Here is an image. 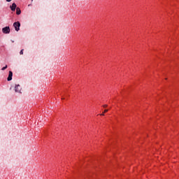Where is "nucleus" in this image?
Segmentation results:
<instances>
[{
    "instance_id": "nucleus-9",
    "label": "nucleus",
    "mask_w": 179,
    "mask_h": 179,
    "mask_svg": "<svg viewBox=\"0 0 179 179\" xmlns=\"http://www.w3.org/2000/svg\"><path fill=\"white\" fill-rule=\"evenodd\" d=\"M12 0H6V2H10Z\"/></svg>"
},
{
    "instance_id": "nucleus-10",
    "label": "nucleus",
    "mask_w": 179,
    "mask_h": 179,
    "mask_svg": "<svg viewBox=\"0 0 179 179\" xmlns=\"http://www.w3.org/2000/svg\"><path fill=\"white\" fill-rule=\"evenodd\" d=\"M107 111H108V110L106 109V110H104V113H107Z\"/></svg>"
},
{
    "instance_id": "nucleus-11",
    "label": "nucleus",
    "mask_w": 179,
    "mask_h": 179,
    "mask_svg": "<svg viewBox=\"0 0 179 179\" xmlns=\"http://www.w3.org/2000/svg\"><path fill=\"white\" fill-rule=\"evenodd\" d=\"M106 107H107V105H104L103 106V108H106Z\"/></svg>"
},
{
    "instance_id": "nucleus-7",
    "label": "nucleus",
    "mask_w": 179,
    "mask_h": 179,
    "mask_svg": "<svg viewBox=\"0 0 179 179\" xmlns=\"http://www.w3.org/2000/svg\"><path fill=\"white\" fill-rule=\"evenodd\" d=\"M6 68H8V66H6L3 67V68L1 69V70H2V71H5V69H6Z\"/></svg>"
},
{
    "instance_id": "nucleus-1",
    "label": "nucleus",
    "mask_w": 179,
    "mask_h": 179,
    "mask_svg": "<svg viewBox=\"0 0 179 179\" xmlns=\"http://www.w3.org/2000/svg\"><path fill=\"white\" fill-rule=\"evenodd\" d=\"M14 90L15 93H20V94H22V86H20V85L15 84L14 87Z\"/></svg>"
},
{
    "instance_id": "nucleus-12",
    "label": "nucleus",
    "mask_w": 179,
    "mask_h": 179,
    "mask_svg": "<svg viewBox=\"0 0 179 179\" xmlns=\"http://www.w3.org/2000/svg\"><path fill=\"white\" fill-rule=\"evenodd\" d=\"M101 115H104V113H102Z\"/></svg>"
},
{
    "instance_id": "nucleus-3",
    "label": "nucleus",
    "mask_w": 179,
    "mask_h": 179,
    "mask_svg": "<svg viewBox=\"0 0 179 179\" xmlns=\"http://www.w3.org/2000/svg\"><path fill=\"white\" fill-rule=\"evenodd\" d=\"M2 31L4 33V34H9V33H10V29L9 27H6L2 29Z\"/></svg>"
},
{
    "instance_id": "nucleus-8",
    "label": "nucleus",
    "mask_w": 179,
    "mask_h": 179,
    "mask_svg": "<svg viewBox=\"0 0 179 179\" xmlns=\"http://www.w3.org/2000/svg\"><path fill=\"white\" fill-rule=\"evenodd\" d=\"M20 55H23V50H21L20 52Z\"/></svg>"
},
{
    "instance_id": "nucleus-2",
    "label": "nucleus",
    "mask_w": 179,
    "mask_h": 179,
    "mask_svg": "<svg viewBox=\"0 0 179 179\" xmlns=\"http://www.w3.org/2000/svg\"><path fill=\"white\" fill-rule=\"evenodd\" d=\"M13 26H14L16 31H19V30H20V22H14Z\"/></svg>"
},
{
    "instance_id": "nucleus-4",
    "label": "nucleus",
    "mask_w": 179,
    "mask_h": 179,
    "mask_svg": "<svg viewBox=\"0 0 179 179\" xmlns=\"http://www.w3.org/2000/svg\"><path fill=\"white\" fill-rule=\"evenodd\" d=\"M17 5L16 3H13L11 6H10V8L12 10V12H15V10H16L17 8Z\"/></svg>"
},
{
    "instance_id": "nucleus-6",
    "label": "nucleus",
    "mask_w": 179,
    "mask_h": 179,
    "mask_svg": "<svg viewBox=\"0 0 179 179\" xmlns=\"http://www.w3.org/2000/svg\"><path fill=\"white\" fill-rule=\"evenodd\" d=\"M20 13H22V10H20V8L17 7L16 8V15H20Z\"/></svg>"
},
{
    "instance_id": "nucleus-5",
    "label": "nucleus",
    "mask_w": 179,
    "mask_h": 179,
    "mask_svg": "<svg viewBox=\"0 0 179 179\" xmlns=\"http://www.w3.org/2000/svg\"><path fill=\"white\" fill-rule=\"evenodd\" d=\"M13 76V73L12 71H9L8 77L7 78L8 82H10L12 80V77Z\"/></svg>"
}]
</instances>
